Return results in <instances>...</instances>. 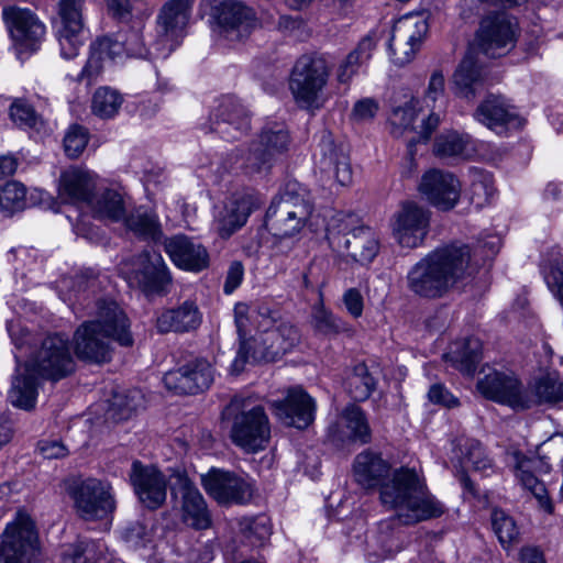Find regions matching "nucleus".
I'll use <instances>...</instances> for the list:
<instances>
[{"label": "nucleus", "mask_w": 563, "mask_h": 563, "mask_svg": "<svg viewBox=\"0 0 563 563\" xmlns=\"http://www.w3.org/2000/svg\"><path fill=\"white\" fill-rule=\"evenodd\" d=\"M390 466L380 454L365 450L356 455L353 472L356 483L364 489L379 487L384 506L396 511L395 516L379 523L377 542L385 556L398 551V539L389 534L396 523L409 526L444 512L443 505L432 496L424 479L415 468L400 467L389 477Z\"/></svg>", "instance_id": "obj_1"}, {"label": "nucleus", "mask_w": 563, "mask_h": 563, "mask_svg": "<svg viewBox=\"0 0 563 563\" xmlns=\"http://www.w3.org/2000/svg\"><path fill=\"white\" fill-rule=\"evenodd\" d=\"M477 269L472 249L455 242L437 247L410 267L407 289L423 299H440L463 284Z\"/></svg>", "instance_id": "obj_2"}, {"label": "nucleus", "mask_w": 563, "mask_h": 563, "mask_svg": "<svg viewBox=\"0 0 563 563\" xmlns=\"http://www.w3.org/2000/svg\"><path fill=\"white\" fill-rule=\"evenodd\" d=\"M111 340L123 346L132 345L130 323L117 302L99 300L96 319L84 322L74 334L75 354L81 361L107 363L112 355Z\"/></svg>", "instance_id": "obj_3"}, {"label": "nucleus", "mask_w": 563, "mask_h": 563, "mask_svg": "<svg viewBox=\"0 0 563 563\" xmlns=\"http://www.w3.org/2000/svg\"><path fill=\"white\" fill-rule=\"evenodd\" d=\"M258 331L255 335L243 341L232 362V372L240 374L249 360L254 362H273L291 351L299 342L298 329L288 321L278 318L276 311L268 307L257 310Z\"/></svg>", "instance_id": "obj_4"}, {"label": "nucleus", "mask_w": 563, "mask_h": 563, "mask_svg": "<svg viewBox=\"0 0 563 563\" xmlns=\"http://www.w3.org/2000/svg\"><path fill=\"white\" fill-rule=\"evenodd\" d=\"M16 362L30 351L25 361V371L36 374L38 377L58 382L75 371V361L73 358L69 340L62 334H48L34 343V336L31 332H22L21 338L13 336Z\"/></svg>", "instance_id": "obj_5"}, {"label": "nucleus", "mask_w": 563, "mask_h": 563, "mask_svg": "<svg viewBox=\"0 0 563 563\" xmlns=\"http://www.w3.org/2000/svg\"><path fill=\"white\" fill-rule=\"evenodd\" d=\"M223 415L230 421L229 437L234 445L246 453L266 449L271 440V422L262 405L249 398L234 397Z\"/></svg>", "instance_id": "obj_6"}, {"label": "nucleus", "mask_w": 563, "mask_h": 563, "mask_svg": "<svg viewBox=\"0 0 563 563\" xmlns=\"http://www.w3.org/2000/svg\"><path fill=\"white\" fill-rule=\"evenodd\" d=\"M331 249L361 265L371 263L378 253V241L373 230L352 213H338L327 225Z\"/></svg>", "instance_id": "obj_7"}, {"label": "nucleus", "mask_w": 563, "mask_h": 563, "mask_svg": "<svg viewBox=\"0 0 563 563\" xmlns=\"http://www.w3.org/2000/svg\"><path fill=\"white\" fill-rule=\"evenodd\" d=\"M331 67L327 58L318 54L298 57L290 70L288 87L296 103L308 110L323 106V92L328 85Z\"/></svg>", "instance_id": "obj_8"}, {"label": "nucleus", "mask_w": 563, "mask_h": 563, "mask_svg": "<svg viewBox=\"0 0 563 563\" xmlns=\"http://www.w3.org/2000/svg\"><path fill=\"white\" fill-rule=\"evenodd\" d=\"M66 493L71 500L76 516L84 521L104 520L117 508L113 487L106 479L97 477L74 478L67 484Z\"/></svg>", "instance_id": "obj_9"}, {"label": "nucleus", "mask_w": 563, "mask_h": 563, "mask_svg": "<svg viewBox=\"0 0 563 563\" xmlns=\"http://www.w3.org/2000/svg\"><path fill=\"white\" fill-rule=\"evenodd\" d=\"M290 141V134L285 123L266 122L247 152L236 158L238 168L247 175L268 172L277 158L288 151Z\"/></svg>", "instance_id": "obj_10"}, {"label": "nucleus", "mask_w": 563, "mask_h": 563, "mask_svg": "<svg viewBox=\"0 0 563 563\" xmlns=\"http://www.w3.org/2000/svg\"><path fill=\"white\" fill-rule=\"evenodd\" d=\"M311 212L310 202L287 188L272 201L266 211L264 225L276 238H291L306 227Z\"/></svg>", "instance_id": "obj_11"}, {"label": "nucleus", "mask_w": 563, "mask_h": 563, "mask_svg": "<svg viewBox=\"0 0 563 563\" xmlns=\"http://www.w3.org/2000/svg\"><path fill=\"white\" fill-rule=\"evenodd\" d=\"M518 32L516 18L504 11L489 13L482 19L476 33L478 48L487 57H503L515 48Z\"/></svg>", "instance_id": "obj_12"}, {"label": "nucleus", "mask_w": 563, "mask_h": 563, "mask_svg": "<svg viewBox=\"0 0 563 563\" xmlns=\"http://www.w3.org/2000/svg\"><path fill=\"white\" fill-rule=\"evenodd\" d=\"M210 15L219 36L230 43L244 41L257 26L254 10L238 1H212Z\"/></svg>", "instance_id": "obj_13"}, {"label": "nucleus", "mask_w": 563, "mask_h": 563, "mask_svg": "<svg viewBox=\"0 0 563 563\" xmlns=\"http://www.w3.org/2000/svg\"><path fill=\"white\" fill-rule=\"evenodd\" d=\"M201 485L211 498L225 506L247 504L254 492L249 477L216 467L201 475Z\"/></svg>", "instance_id": "obj_14"}, {"label": "nucleus", "mask_w": 563, "mask_h": 563, "mask_svg": "<svg viewBox=\"0 0 563 563\" xmlns=\"http://www.w3.org/2000/svg\"><path fill=\"white\" fill-rule=\"evenodd\" d=\"M37 537L29 515L19 511L7 525L0 544V563H31L36 551Z\"/></svg>", "instance_id": "obj_15"}, {"label": "nucleus", "mask_w": 563, "mask_h": 563, "mask_svg": "<svg viewBox=\"0 0 563 563\" xmlns=\"http://www.w3.org/2000/svg\"><path fill=\"white\" fill-rule=\"evenodd\" d=\"M194 0H168L159 10L156 23L159 40L156 45H163L164 49L156 48L155 56L166 58L179 45L188 25Z\"/></svg>", "instance_id": "obj_16"}, {"label": "nucleus", "mask_w": 563, "mask_h": 563, "mask_svg": "<svg viewBox=\"0 0 563 563\" xmlns=\"http://www.w3.org/2000/svg\"><path fill=\"white\" fill-rule=\"evenodd\" d=\"M477 390L487 399L507 405L515 410L533 406V399L512 373L492 371L477 382Z\"/></svg>", "instance_id": "obj_17"}, {"label": "nucleus", "mask_w": 563, "mask_h": 563, "mask_svg": "<svg viewBox=\"0 0 563 563\" xmlns=\"http://www.w3.org/2000/svg\"><path fill=\"white\" fill-rule=\"evenodd\" d=\"M84 8L85 0H59L57 2V14L60 20L57 41L60 55L65 59L76 57L87 38L82 18Z\"/></svg>", "instance_id": "obj_18"}, {"label": "nucleus", "mask_w": 563, "mask_h": 563, "mask_svg": "<svg viewBox=\"0 0 563 563\" xmlns=\"http://www.w3.org/2000/svg\"><path fill=\"white\" fill-rule=\"evenodd\" d=\"M431 212L415 201H406L394 216L393 235L402 247L420 246L430 228Z\"/></svg>", "instance_id": "obj_19"}, {"label": "nucleus", "mask_w": 563, "mask_h": 563, "mask_svg": "<svg viewBox=\"0 0 563 563\" xmlns=\"http://www.w3.org/2000/svg\"><path fill=\"white\" fill-rule=\"evenodd\" d=\"M251 128L247 109L234 96H224L210 115L207 132L217 133L225 141L240 139Z\"/></svg>", "instance_id": "obj_20"}, {"label": "nucleus", "mask_w": 563, "mask_h": 563, "mask_svg": "<svg viewBox=\"0 0 563 563\" xmlns=\"http://www.w3.org/2000/svg\"><path fill=\"white\" fill-rule=\"evenodd\" d=\"M2 19L12 41L21 49L35 51L46 33L44 23L27 8L4 5Z\"/></svg>", "instance_id": "obj_21"}, {"label": "nucleus", "mask_w": 563, "mask_h": 563, "mask_svg": "<svg viewBox=\"0 0 563 563\" xmlns=\"http://www.w3.org/2000/svg\"><path fill=\"white\" fill-rule=\"evenodd\" d=\"M214 371L203 357L188 361L178 368L167 372L163 377L164 386L177 395H196L210 387Z\"/></svg>", "instance_id": "obj_22"}, {"label": "nucleus", "mask_w": 563, "mask_h": 563, "mask_svg": "<svg viewBox=\"0 0 563 563\" xmlns=\"http://www.w3.org/2000/svg\"><path fill=\"white\" fill-rule=\"evenodd\" d=\"M172 494H181V510L184 521L197 529L203 530L211 526V514L207 503L190 481L186 472L175 470L170 476Z\"/></svg>", "instance_id": "obj_23"}, {"label": "nucleus", "mask_w": 563, "mask_h": 563, "mask_svg": "<svg viewBox=\"0 0 563 563\" xmlns=\"http://www.w3.org/2000/svg\"><path fill=\"white\" fill-rule=\"evenodd\" d=\"M129 477L135 495L146 508L154 510L166 501L168 479L157 466L134 461Z\"/></svg>", "instance_id": "obj_24"}, {"label": "nucleus", "mask_w": 563, "mask_h": 563, "mask_svg": "<svg viewBox=\"0 0 563 563\" xmlns=\"http://www.w3.org/2000/svg\"><path fill=\"white\" fill-rule=\"evenodd\" d=\"M274 416L285 426L300 430L314 420L316 401L301 387L289 388L284 399L269 401Z\"/></svg>", "instance_id": "obj_25"}, {"label": "nucleus", "mask_w": 563, "mask_h": 563, "mask_svg": "<svg viewBox=\"0 0 563 563\" xmlns=\"http://www.w3.org/2000/svg\"><path fill=\"white\" fill-rule=\"evenodd\" d=\"M130 278L147 295L166 292L172 283L162 254L154 250H144L135 257Z\"/></svg>", "instance_id": "obj_26"}, {"label": "nucleus", "mask_w": 563, "mask_h": 563, "mask_svg": "<svg viewBox=\"0 0 563 563\" xmlns=\"http://www.w3.org/2000/svg\"><path fill=\"white\" fill-rule=\"evenodd\" d=\"M451 462L456 470L459 481L468 492L474 490L466 471L486 472L493 467L492 459L476 439L460 435L452 441Z\"/></svg>", "instance_id": "obj_27"}, {"label": "nucleus", "mask_w": 563, "mask_h": 563, "mask_svg": "<svg viewBox=\"0 0 563 563\" xmlns=\"http://www.w3.org/2000/svg\"><path fill=\"white\" fill-rule=\"evenodd\" d=\"M461 183L450 172L430 169L423 174L419 190L426 199L440 210L453 209L460 200Z\"/></svg>", "instance_id": "obj_28"}, {"label": "nucleus", "mask_w": 563, "mask_h": 563, "mask_svg": "<svg viewBox=\"0 0 563 563\" xmlns=\"http://www.w3.org/2000/svg\"><path fill=\"white\" fill-rule=\"evenodd\" d=\"M318 163L322 172L332 174L338 184L346 186L352 180L347 146L336 143L329 131H322L318 144Z\"/></svg>", "instance_id": "obj_29"}, {"label": "nucleus", "mask_w": 563, "mask_h": 563, "mask_svg": "<svg viewBox=\"0 0 563 563\" xmlns=\"http://www.w3.org/2000/svg\"><path fill=\"white\" fill-rule=\"evenodd\" d=\"M164 250L178 268L199 273L209 266L206 247L185 234H176L164 240Z\"/></svg>", "instance_id": "obj_30"}, {"label": "nucleus", "mask_w": 563, "mask_h": 563, "mask_svg": "<svg viewBox=\"0 0 563 563\" xmlns=\"http://www.w3.org/2000/svg\"><path fill=\"white\" fill-rule=\"evenodd\" d=\"M474 118L497 134L522 125L516 108L500 96H490L476 109Z\"/></svg>", "instance_id": "obj_31"}, {"label": "nucleus", "mask_w": 563, "mask_h": 563, "mask_svg": "<svg viewBox=\"0 0 563 563\" xmlns=\"http://www.w3.org/2000/svg\"><path fill=\"white\" fill-rule=\"evenodd\" d=\"M202 322V312L197 302L187 299L178 306L164 308L156 313L155 325L159 333H189Z\"/></svg>", "instance_id": "obj_32"}, {"label": "nucleus", "mask_w": 563, "mask_h": 563, "mask_svg": "<svg viewBox=\"0 0 563 563\" xmlns=\"http://www.w3.org/2000/svg\"><path fill=\"white\" fill-rule=\"evenodd\" d=\"M329 437L338 443H368L371 429L364 411L356 405L346 406L341 413V421L329 428Z\"/></svg>", "instance_id": "obj_33"}, {"label": "nucleus", "mask_w": 563, "mask_h": 563, "mask_svg": "<svg viewBox=\"0 0 563 563\" xmlns=\"http://www.w3.org/2000/svg\"><path fill=\"white\" fill-rule=\"evenodd\" d=\"M380 40L378 30H371L356 46L340 60L335 68V79L339 84L349 86L358 70L366 65Z\"/></svg>", "instance_id": "obj_34"}, {"label": "nucleus", "mask_w": 563, "mask_h": 563, "mask_svg": "<svg viewBox=\"0 0 563 563\" xmlns=\"http://www.w3.org/2000/svg\"><path fill=\"white\" fill-rule=\"evenodd\" d=\"M96 184L90 172L81 168H69L59 178V196L64 200L87 206L95 192Z\"/></svg>", "instance_id": "obj_35"}, {"label": "nucleus", "mask_w": 563, "mask_h": 563, "mask_svg": "<svg viewBox=\"0 0 563 563\" xmlns=\"http://www.w3.org/2000/svg\"><path fill=\"white\" fill-rule=\"evenodd\" d=\"M260 206L261 202L253 195H241L230 199L219 220L218 230L220 236L223 239L230 238L246 223L250 214L258 209Z\"/></svg>", "instance_id": "obj_36"}, {"label": "nucleus", "mask_w": 563, "mask_h": 563, "mask_svg": "<svg viewBox=\"0 0 563 563\" xmlns=\"http://www.w3.org/2000/svg\"><path fill=\"white\" fill-rule=\"evenodd\" d=\"M126 230L132 232L136 238L158 243L164 239V231L156 211L139 207L123 218Z\"/></svg>", "instance_id": "obj_37"}, {"label": "nucleus", "mask_w": 563, "mask_h": 563, "mask_svg": "<svg viewBox=\"0 0 563 563\" xmlns=\"http://www.w3.org/2000/svg\"><path fill=\"white\" fill-rule=\"evenodd\" d=\"M86 208L100 220L118 222L125 216V203L122 195L110 188L95 191Z\"/></svg>", "instance_id": "obj_38"}, {"label": "nucleus", "mask_w": 563, "mask_h": 563, "mask_svg": "<svg viewBox=\"0 0 563 563\" xmlns=\"http://www.w3.org/2000/svg\"><path fill=\"white\" fill-rule=\"evenodd\" d=\"M474 147L468 134L446 131L438 135L433 144V153L441 159H467Z\"/></svg>", "instance_id": "obj_39"}, {"label": "nucleus", "mask_w": 563, "mask_h": 563, "mask_svg": "<svg viewBox=\"0 0 563 563\" xmlns=\"http://www.w3.org/2000/svg\"><path fill=\"white\" fill-rule=\"evenodd\" d=\"M429 24L422 14H406L395 21L390 33L393 40L411 45L418 49L427 36Z\"/></svg>", "instance_id": "obj_40"}, {"label": "nucleus", "mask_w": 563, "mask_h": 563, "mask_svg": "<svg viewBox=\"0 0 563 563\" xmlns=\"http://www.w3.org/2000/svg\"><path fill=\"white\" fill-rule=\"evenodd\" d=\"M482 80L483 67L476 55L473 52L466 53L453 75L456 95L467 99L473 98L475 96L474 86Z\"/></svg>", "instance_id": "obj_41"}, {"label": "nucleus", "mask_w": 563, "mask_h": 563, "mask_svg": "<svg viewBox=\"0 0 563 563\" xmlns=\"http://www.w3.org/2000/svg\"><path fill=\"white\" fill-rule=\"evenodd\" d=\"M145 405L146 399L142 390L136 388L129 389L113 396L108 409V416L114 421H124L140 409L145 408Z\"/></svg>", "instance_id": "obj_42"}, {"label": "nucleus", "mask_w": 563, "mask_h": 563, "mask_svg": "<svg viewBox=\"0 0 563 563\" xmlns=\"http://www.w3.org/2000/svg\"><path fill=\"white\" fill-rule=\"evenodd\" d=\"M23 373H19L13 382L9 393V397L13 406L22 409H31L34 407L37 395V375L26 372L25 366Z\"/></svg>", "instance_id": "obj_43"}, {"label": "nucleus", "mask_w": 563, "mask_h": 563, "mask_svg": "<svg viewBox=\"0 0 563 563\" xmlns=\"http://www.w3.org/2000/svg\"><path fill=\"white\" fill-rule=\"evenodd\" d=\"M311 323L314 331L325 336L339 334L352 336L354 333L351 324L325 309L322 305L314 307Z\"/></svg>", "instance_id": "obj_44"}, {"label": "nucleus", "mask_w": 563, "mask_h": 563, "mask_svg": "<svg viewBox=\"0 0 563 563\" xmlns=\"http://www.w3.org/2000/svg\"><path fill=\"white\" fill-rule=\"evenodd\" d=\"M529 395L533 399V406L563 401V382L555 373L545 374L536 379Z\"/></svg>", "instance_id": "obj_45"}, {"label": "nucleus", "mask_w": 563, "mask_h": 563, "mask_svg": "<svg viewBox=\"0 0 563 563\" xmlns=\"http://www.w3.org/2000/svg\"><path fill=\"white\" fill-rule=\"evenodd\" d=\"M470 199L476 208L488 205L495 195L494 178L489 172L472 167L470 169Z\"/></svg>", "instance_id": "obj_46"}, {"label": "nucleus", "mask_w": 563, "mask_h": 563, "mask_svg": "<svg viewBox=\"0 0 563 563\" xmlns=\"http://www.w3.org/2000/svg\"><path fill=\"white\" fill-rule=\"evenodd\" d=\"M376 387V379L368 372L365 364L354 366L346 379V390L356 401L366 400Z\"/></svg>", "instance_id": "obj_47"}, {"label": "nucleus", "mask_w": 563, "mask_h": 563, "mask_svg": "<svg viewBox=\"0 0 563 563\" xmlns=\"http://www.w3.org/2000/svg\"><path fill=\"white\" fill-rule=\"evenodd\" d=\"M26 207V187L22 183L10 180L0 187V210L2 213L11 217Z\"/></svg>", "instance_id": "obj_48"}, {"label": "nucleus", "mask_w": 563, "mask_h": 563, "mask_svg": "<svg viewBox=\"0 0 563 563\" xmlns=\"http://www.w3.org/2000/svg\"><path fill=\"white\" fill-rule=\"evenodd\" d=\"M482 358V342L477 338H467L457 351L452 352L454 366L466 375H473Z\"/></svg>", "instance_id": "obj_49"}, {"label": "nucleus", "mask_w": 563, "mask_h": 563, "mask_svg": "<svg viewBox=\"0 0 563 563\" xmlns=\"http://www.w3.org/2000/svg\"><path fill=\"white\" fill-rule=\"evenodd\" d=\"M122 102L123 98L117 90L100 87L93 93L91 110L93 114L101 119H111L119 112Z\"/></svg>", "instance_id": "obj_50"}, {"label": "nucleus", "mask_w": 563, "mask_h": 563, "mask_svg": "<svg viewBox=\"0 0 563 563\" xmlns=\"http://www.w3.org/2000/svg\"><path fill=\"white\" fill-rule=\"evenodd\" d=\"M9 118L19 129H37L43 120L34 107L24 98H13L9 106Z\"/></svg>", "instance_id": "obj_51"}, {"label": "nucleus", "mask_w": 563, "mask_h": 563, "mask_svg": "<svg viewBox=\"0 0 563 563\" xmlns=\"http://www.w3.org/2000/svg\"><path fill=\"white\" fill-rule=\"evenodd\" d=\"M516 476L527 490L531 492L540 507L548 514L553 512V505L542 482L527 467L526 463L518 465Z\"/></svg>", "instance_id": "obj_52"}, {"label": "nucleus", "mask_w": 563, "mask_h": 563, "mask_svg": "<svg viewBox=\"0 0 563 563\" xmlns=\"http://www.w3.org/2000/svg\"><path fill=\"white\" fill-rule=\"evenodd\" d=\"M417 117V102L413 100L406 102L404 106L394 108L389 117L391 134L396 137H400L406 132H413Z\"/></svg>", "instance_id": "obj_53"}, {"label": "nucleus", "mask_w": 563, "mask_h": 563, "mask_svg": "<svg viewBox=\"0 0 563 563\" xmlns=\"http://www.w3.org/2000/svg\"><path fill=\"white\" fill-rule=\"evenodd\" d=\"M143 25L142 23H137L136 26L129 27L125 31L119 32V37L124 42V46L128 52V56L131 57H146L147 55L157 58L155 53L157 52L156 43L152 46L151 49H147L143 42L142 35ZM159 49H164L163 45H158Z\"/></svg>", "instance_id": "obj_54"}, {"label": "nucleus", "mask_w": 563, "mask_h": 563, "mask_svg": "<svg viewBox=\"0 0 563 563\" xmlns=\"http://www.w3.org/2000/svg\"><path fill=\"white\" fill-rule=\"evenodd\" d=\"M492 525L495 534L504 548L516 541L519 532L511 517L505 511L495 509L492 514Z\"/></svg>", "instance_id": "obj_55"}, {"label": "nucleus", "mask_w": 563, "mask_h": 563, "mask_svg": "<svg viewBox=\"0 0 563 563\" xmlns=\"http://www.w3.org/2000/svg\"><path fill=\"white\" fill-rule=\"evenodd\" d=\"M89 141L88 130L79 124H73L66 131L64 136V150L68 157H79L86 148Z\"/></svg>", "instance_id": "obj_56"}, {"label": "nucleus", "mask_w": 563, "mask_h": 563, "mask_svg": "<svg viewBox=\"0 0 563 563\" xmlns=\"http://www.w3.org/2000/svg\"><path fill=\"white\" fill-rule=\"evenodd\" d=\"M93 44V49H98L106 58L112 62H119L124 56H128L124 42L119 37V33L115 37L104 36L98 38Z\"/></svg>", "instance_id": "obj_57"}, {"label": "nucleus", "mask_w": 563, "mask_h": 563, "mask_svg": "<svg viewBox=\"0 0 563 563\" xmlns=\"http://www.w3.org/2000/svg\"><path fill=\"white\" fill-rule=\"evenodd\" d=\"M272 534L269 519L265 516L256 517L247 523L245 528V537L255 545H263Z\"/></svg>", "instance_id": "obj_58"}, {"label": "nucleus", "mask_w": 563, "mask_h": 563, "mask_svg": "<svg viewBox=\"0 0 563 563\" xmlns=\"http://www.w3.org/2000/svg\"><path fill=\"white\" fill-rule=\"evenodd\" d=\"M103 55L98 51L93 49V44L90 45V55L78 74L77 81H86L87 85H91L103 69Z\"/></svg>", "instance_id": "obj_59"}, {"label": "nucleus", "mask_w": 563, "mask_h": 563, "mask_svg": "<svg viewBox=\"0 0 563 563\" xmlns=\"http://www.w3.org/2000/svg\"><path fill=\"white\" fill-rule=\"evenodd\" d=\"M388 53L389 57L394 64L402 66L410 63L416 53L419 51L416 47H411V45L407 44V42L401 43L397 40H393V34L390 33L388 43Z\"/></svg>", "instance_id": "obj_60"}, {"label": "nucleus", "mask_w": 563, "mask_h": 563, "mask_svg": "<svg viewBox=\"0 0 563 563\" xmlns=\"http://www.w3.org/2000/svg\"><path fill=\"white\" fill-rule=\"evenodd\" d=\"M379 110L378 101L374 98H363L353 106L351 118L356 122H366L375 118Z\"/></svg>", "instance_id": "obj_61"}, {"label": "nucleus", "mask_w": 563, "mask_h": 563, "mask_svg": "<svg viewBox=\"0 0 563 563\" xmlns=\"http://www.w3.org/2000/svg\"><path fill=\"white\" fill-rule=\"evenodd\" d=\"M445 92V79L440 70L432 73L429 79L428 88L426 90L424 100L428 106L429 102L433 103V107L438 101L443 103Z\"/></svg>", "instance_id": "obj_62"}, {"label": "nucleus", "mask_w": 563, "mask_h": 563, "mask_svg": "<svg viewBox=\"0 0 563 563\" xmlns=\"http://www.w3.org/2000/svg\"><path fill=\"white\" fill-rule=\"evenodd\" d=\"M428 398L432 404L441 405L446 408L459 406V399L453 396L442 384H434L428 391Z\"/></svg>", "instance_id": "obj_63"}, {"label": "nucleus", "mask_w": 563, "mask_h": 563, "mask_svg": "<svg viewBox=\"0 0 563 563\" xmlns=\"http://www.w3.org/2000/svg\"><path fill=\"white\" fill-rule=\"evenodd\" d=\"M343 303L347 312L355 319L360 318L363 313L364 301L361 291L356 288H349L343 294Z\"/></svg>", "instance_id": "obj_64"}]
</instances>
